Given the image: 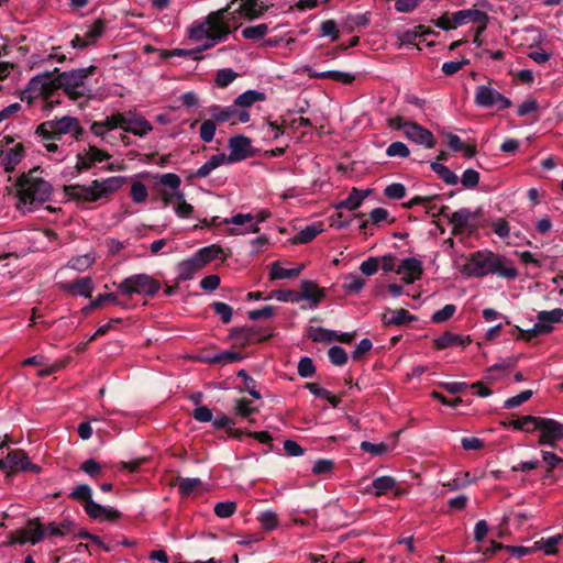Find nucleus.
Masks as SVG:
<instances>
[{
	"label": "nucleus",
	"instance_id": "obj_1",
	"mask_svg": "<svg viewBox=\"0 0 563 563\" xmlns=\"http://www.w3.org/2000/svg\"><path fill=\"white\" fill-rule=\"evenodd\" d=\"M462 273L471 277L494 274L507 279H515L518 276V271L510 260L490 251L472 253L463 265Z\"/></svg>",
	"mask_w": 563,
	"mask_h": 563
},
{
	"label": "nucleus",
	"instance_id": "obj_2",
	"mask_svg": "<svg viewBox=\"0 0 563 563\" xmlns=\"http://www.w3.org/2000/svg\"><path fill=\"white\" fill-rule=\"evenodd\" d=\"M38 168H33L23 173L15 181L18 196L16 208L22 211H31L33 206L41 205L49 200L52 186L48 181L38 177Z\"/></svg>",
	"mask_w": 563,
	"mask_h": 563
},
{
	"label": "nucleus",
	"instance_id": "obj_3",
	"mask_svg": "<svg viewBox=\"0 0 563 563\" xmlns=\"http://www.w3.org/2000/svg\"><path fill=\"white\" fill-rule=\"evenodd\" d=\"M35 133L41 137L48 152H56L58 150L57 142L64 135H70L75 141H81L85 130L77 118L64 115L42 122Z\"/></svg>",
	"mask_w": 563,
	"mask_h": 563
},
{
	"label": "nucleus",
	"instance_id": "obj_4",
	"mask_svg": "<svg viewBox=\"0 0 563 563\" xmlns=\"http://www.w3.org/2000/svg\"><path fill=\"white\" fill-rule=\"evenodd\" d=\"M125 183L124 177L113 176L102 180H92L89 186L69 185L64 187L65 195L75 201L96 202L118 191Z\"/></svg>",
	"mask_w": 563,
	"mask_h": 563
},
{
	"label": "nucleus",
	"instance_id": "obj_5",
	"mask_svg": "<svg viewBox=\"0 0 563 563\" xmlns=\"http://www.w3.org/2000/svg\"><path fill=\"white\" fill-rule=\"evenodd\" d=\"M96 69L97 67L91 65L86 68L58 73L60 79L59 85H62V89L71 100L90 97L91 89L86 80L89 76L95 74Z\"/></svg>",
	"mask_w": 563,
	"mask_h": 563
},
{
	"label": "nucleus",
	"instance_id": "obj_6",
	"mask_svg": "<svg viewBox=\"0 0 563 563\" xmlns=\"http://www.w3.org/2000/svg\"><path fill=\"white\" fill-rule=\"evenodd\" d=\"M113 285L120 294L125 296H154L161 289L159 282L147 274H135Z\"/></svg>",
	"mask_w": 563,
	"mask_h": 563
},
{
	"label": "nucleus",
	"instance_id": "obj_7",
	"mask_svg": "<svg viewBox=\"0 0 563 563\" xmlns=\"http://www.w3.org/2000/svg\"><path fill=\"white\" fill-rule=\"evenodd\" d=\"M231 4L222 8L218 11L211 12L206 18V24L208 29L209 40L213 41V43H219L220 41L227 38V36L231 33L230 25V10ZM233 15V13H231ZM234 19V16H232Z\"/></svg>",
	"mask_w": 563,
	"mask_h": 563
},
{
	"label": "nucleus",
	"instance_id": "obj_8",
	"mask_svg": "<svg viewBox=\"0 0 563 563\" xmlns=\"http://www.w3.org/2000/svg\"><path fill=\"white\" fill-rule=\"evenodd\" d=\"M0 470L8 473L33 472L38 474L41 467L30 462L27 454L23 450L10 451L4 459L0 460Z\"/></svg>",
	"mask_w": 563,
	"mask_h": 563
},
{
	"label": "nucleus",
	"instance_id": "obj_9",
	"mask_svg": "<svg viewBox=\"0 0 563 563\" xmlns=\"http://www.w3.org/2000/svg\"><path fill=\"white\" fill-rule=\"evenodd\" d=\"M475 103L483 108L496 107L498 110L508 109L511 107L509 98L503 96L499 91L490 86H478L475 92Z\"/></svg>",
	"mask_w": 563,
	"mask_h": 563
},
{
	"label": "nucleus",
	"instance_id": "obj_10",
	"mask_svg": "<svg viewBox=\"0 0 563 563\" xmlns=\"http://www.w3.org/2000/svg\"><path fill=\"white\" fill-rule=\"evenodd\" d=\"M272 336V333L261 334L255 327H235L230 330L229 339L234 347H246L252 344L264 342Z\"/></svg>",
	"mask_w": 563,
	"mask_h": 563
},
{
	"label": "nucleus",
	"instance_id": "obj_11",
	"mask_svg": "<svg viewBox=\"0 0 563 563\" xmlns=\"http://www.w3.org/2000/svg\"><path fill=\"white\" fill-rule=\"evenodd\" d=\"M45 537V527L41 523L40 519L29 520L25 528L15 530L10 536V543L24 544L26 542L36 544Z\"/></svg>",
	"mask_w": 563,
	"mask_h": 563
},
{
	"label": "nucleus",
	"instance_id": "obj_12",
	"mask_svg": "<svg viewBox=\"0 0 563 563\" xmlns=\"http://www.w3.org/2000/svg\"><path fill=\"white\" fill-rule=\"evenodd\" d=\"M538 431L540 432L538 440L540 445L555 448L556 443L563 440V423L558 420L542 417Z\"/></svg>",
	"mask_w": 563,
	"mask_h": 563
},
{
	"label": "nucleus",
	"instance_id": "obj_13",
	"mask_svg": "<svg viewBox=\"0 0 563 563\" xmlns=\"http://www.w3.org/2000/svg\"><path fill=\"white\" fill-rule=\"evenodd\" d=\"M110 157L111 155L107 151L100 150L95 145H89L84 153L77 154L75 168L78 173H81L90 169L96 163H101Z\"/></svg>",
	"mask_w": 563,
	"mask_h": 563
},
{
	"label": "nucleus",
	"instance_id": "obj_14",
	"mask_svg": "<svg viewBox=\"0 0 563 563\" xmlns=\"http://www.w3.org/2000/svg\"><path fill=\"white\" fill-rule=\"evenodd\" d=\"M395 273L401 275L405 284H413L423 275L422 262L416 257H407L397 266Z\"/></svg>",
	"mask_w": 563,
	"mask_h": 563
},
{
	"label": "nucleus",
	"instance_id": "obj_15",
	"mask_svg": "<svg viewBox=\"0 0 563 563\" xmlns=\"http://www.w3.org/2000/svg\"><path fill=\"white\" fill-rule=\"evenodd\" d=\"M24 155L25 148L22 143H15L10 148H3V145H0V165L5 173L13 172L16 165L23 159Z\"/></svg>",
	"mask_w": 563,
	"mask_h": 563
},
{
	"label": "nucleus",
	"instance_id": "obj_16",
	"mask_svg": "<svg viewBox=\"0 0 563 563\" xmlns=\"http://www.w3.org/2000/svg\"><path fill=\"white\" fill-rule=\"evenodd\" d=\"M230 154L228 163L245 159L252 155L251 140L244 135H235L229 140Z\"/></svg>",
	"mask_w": 563,
	"mask_h": 563
},
{
	"label": "nucleus",
	"instance_id": "obj_17",
	"mask_svg": "<svg viewBox=\"0 0 563 563\" xmlns=\"http://www.w3.org/2000/svg\"><path fill=\"white\" fill-rule=\"evenodd\" d=\"M404 134L406 135L407 139L411 140L412 142L422 144L428 148H433L435 146V139L431 131L415 122L405 123Z\"/></svg>",
	"mask_w": 563,
	"mask_h": 563
},
{
	"label": "nucleus",
	"instance_id": "obj_18",
	"mask_svg": "<svg viewBox=\"0 0 563 563\" xmlns=\"http://www.w3.org/2000/svg\"><path fill=\"white\" fill-rule=\"evenodd\" d=\"M452 15L455 27H457L459 25L466 24L470 21L481 24V27L477 31V35L483 30H485L488 21L487 13L477 9L460 10L452 13Z\"/></svg>",
	"mask_w": 563,
	"mask_h": 563
},
{
	"label": "nucleus",
	"instance_id": "obj_19",
	"mask_svg": "<svg viewBox=\"0 0 563 563\" xmlns=\"http://www.w3.org/2000/svg\"><path fill=\"white\" fill-rule=\"evenodd\" d=\"M563 319V309L555 308L551 311H540L537 314V322L534 323V331L550 333L553 330V323L560 322Z\"/></svg>",
	"mask_w": 563,
	"mask_h": 563
},
{
	"label": "nucleus",
	"instance_id": "obj_20",
	"mask_svg": "<svg viewBox=\"0 0 563 563\" xmlns=\"http://www.w3.org/2000/svg\"><path fill=\"white\" fill-rule=\"evenodd\" d=\"M303 70L310 78H328L332 79L333 81L341 82L343 85H351L355 79L354 75L339 70L317 71L310 66H306Z\"/></svg>",
	"mask_w": 563,
	"mask_h": 563
},
{
	"label": "nucleus",
	"instance_id": "obj_21",
	"mask_svg": "<svg viewBox=\"0 0 563 563\" xmlns=\"http://www.w3.org/2000/svg\"><path fill=\"white\" fill-rule=\"evenodd\" d=\"M300 288L299 301L302 299L309 300L312 308H316L324 297V290L313 280H301Z\"/></svg>",
	"mask_w": 563,
	"mask_h": 563
},
{
	"label": "nucleus",
	"instance_id": "obj_22",
	"mask_svg": "<svg viewBox=\"0 0 563 563\" xmlns=\"http://www.w3.org/2000/svg\"><path fill=\"white\" fill-rule=\"evenodd\" d=\"M59 287L71 295H79L87 298L91 297L93 290V284L90 277H81L71 283H63Z\"/></svg>",
	"mask_w": 563,
	"mask_h": 563
},
{
	"label": "nucleus",
	"instance_id": "obj_23",
	"mask_svg": "<svg viewBox=\"0 0 563 563\" xmlns=\"http://www.w3.org/2000/svg\"><path fill=\"white\" fill-rule=\"evenodd\" d=\"M416 319L417 318L415 316L410 314L409 311L406 309H402V308L396 309V310L388 309L382 316V323L385 327H390V325L399 327V325L410 323V322L415 321Z\"/></svg>",
	"mask_w": 563,
	"mask_h": 563
},
{
	"label": "nucleus",
	"instance_id": "obj_24",
	"mask_svg": "<svg viewBox=\"0 0 563 563\" xmlns=\"http://www.w3.org/2000/svg\"><path fill=\"white\" fill-rule=\"evenodd\" d=\"M481 216V210L475 212L471 211L467 208L459 209L454 211L450 217V223L454 227V229L463 230L471 227H475L472 221Z\"/></svg>",
	"mask_w": 563,
	"mask_h": 563
},
{
	"label": "nucleus",
	"instance_id": "obj_25",
	"mask_svg": "<svg viewBox=\"0 0 563 563\" xmlns=\"http://www.w3.org/2000/svg\"><path fill=\"white\" fill-rule=\"evenodd\" d=\"M239 8L233 12L238 13L241 18L253 20L262 15L266 7L260 0H240Z\"/></svg>",
	"mask_w": 563,
	"mask_h": 563
},
{
	"label": "nucleus",
	"instance_id": "obj_26",
	"mask_svg": "<svg viewBox=\"0 0 563 563\" xmlns=\"http://www.w3.org/2000/svg\"><path fill=\"white\" fill-rule=\"evenodd\" d=\"M470 342V336H463L461 334L446 331L434 340V346L438 350H444L451 346L466 345Z\"/></svg>",
	"mask_w": 563,
	"mask_h": 563
},
{
	"label": "nucleus",
	"instance_id": "obj_27",
	"mask_svg": "<svg viewBox=\"0 0 563 563\" xmlns=\"http://www.w3.org/2000/svg\"><path fill=\"white\" fill-rule=\"evenodd\" d=\"M43 73L34 76L21 92V100L32 102L33 99L43 97L44 78Z\"/></svg>",
	"mask_w": 563,
	"mask_h": 563
},
{
	"label": "nucleus",
	"instance_id": "obj_28",
	"mask_svg": "<svg viewBox=\"0 0 563 563\" xmlns=\"http://www.w3.org/2000/svg\"><path fill=\"white\" fill-rule=\"evenodd\" d=\"M153 130L152 124L143 115H137L130 112V120L125 128V132L132 133L137 136H144Z\"/></svg>",
	"mask_w": 563,
	"mask_h": 563
},
{
	"label": "nucleus",
	"instance_id": "obj_29",
	"mask_svg": "<svg viewBox=\"0 0 563 563\" xmlns=\"http://www.w3.org/2000/svg\"><path fill=\"white\" fill-rule=\"evenodd\" d=\"M371 192V189L360 190L357 188H352L347 198L336 205V209H347L351 211L356 210Z\"/></svg>",
	"mask_w": 563,
	"mask_h": 563
},
{
	"label": "nucleus",
	"instance_id": "obj_30",
	"mask_svg": "<svg viewBox=\"0 0 563 563\" xmlns=\"http://www.w3.org/2000/svg\"><path fill=\"white\" fill-rule=\"evenodd\" d=\"M202 267L199 262L196 260L195 255L190 258L181 261L177 265V279L178 282L189 280L194 277V275L200 271Z\"/></svg>",
	"mask_w": 563,
	"mask_h": 563
},
{
	"label": "nucleus",
	"instance_id": "obj_31",
	"mask_svg": "<svg viewBox=\"0 0 563 563\" xmlns=\"http://www.w3.org/2000/svg\"><path fill=\"white\" fill-rule=\"evenodd\" d=\"M196 260L199 262L201 267H205L210 262L221 257L223 250L218 244H212L198 250L195 254Z\"/></svg>",
	"mask_w": 563,
	"mask_h": 563
},
{
	"label": "nucleus",
	"instance_id": "obj_32",
	"mask_svg": "<svg viewBox=\"0 0 563 563\" xmlns=\"http://www.w3.org/2000/svg\"><path fill=\"white\" fill-rule=\"evenodd\" d=\"M303 268V265H300L296 268H284L279 265L278 262H274L271 265L269 278L274 279H288L298 276Z\"/></svg>",
	"mask_w": 563,
	"mask_h": 563
},
{
	"label": "nucleus",
	"instance_id": "obj_33",
	"mask_svg": "<svg viewBox=\"0 0 563 563\" xmlns=\"http://www.w3.org/2000/svg\"><path fill=\"white\" fill-rule=\"evenodd\" d=\"M55 73H58V69L55 68L53 73L45 71L43 73L44 78V92L43 98L48 99L53 97V95L58 90L62 89V85H59L60 79L59 75H55Z\"/></svg>",
	"mask_w": 563,
	"mask_h": 563
},
{
	"label": "nucleus",
	"instance_id": "obj_34",
	"mask_svg": "<svg viewBox=\"0 0 563 563\" xmlns=\"http://www.w3.org/2000/svg\"><path fill=\"white\" fill-rule=\"evenodd\" d=\"M210 113L212 117V120L214 122H227L231 121L232 124H235V106L234 103L227 108H220L218 106L210 108Z\"/></svg>",
	"mask_w": 563,
	"mask_h": 563
},
{
	"label": "nucleus",
	"instance_id": "obj_35",
	"mask_svg": "<svg viewBox=\"0 0 563 563\" xmlns=\"http://www.w3.org/2000/svg\"><path fill=\"white\" fill-rule=\"evenodd\" d=\"M266 98L264 92H260L256 90H247L241 93L235 100V107L249 108L253 106L255 102L264 101Z\"/></svg>",
	"mask_w": 563,
	"mask_h": 563
},
{
	"label": "nucleus",
	"instance_id": "obj_36",
	"mask_svg": "<svg viewBox=\"0 0 563 563\" xmlns=\"http://www.w3.org/2000/svg\"><path fill=\"white\" fill-rule=\"evenodd\" d=\"M431 169L446 184L454 186L459 183V177L445 165L433 162Z\"/></svg>",
	"mask_w": 563,
	"mask_h": 563
},
{
	"label": "nucleus",
	"instance_id": "obj_37",
	"mask_svg": "<svg viewBox=\"0 0 563 563\" xmlns=\"http://www.w3.org/2000/svg\"><path fill=\"white\" fill-rule=\"evenodd\" d=\"M372 487L375 496H382L396 487V481L391 476H380L373 481Z\"/></svg>",
	"mask_w": 563,
	"mask_h": 563
},
{
	"label": "nucleus",
	"instance_id": "obj_38",
	"mask_svg": "<svg viewBox=\"0 0 563 563\" xmlns=\"http://www.w3.org/2000/svg\"><path fill=\"white\" fill-rule=\"evenodd\" d=\"M252 402L245 398L238 399L234 406V413L239 417L249 419L250 422H254V419L250 418L253 413H256L258 409L251 405Z\"/></svg>",
	"mask_w": 563,
	"mask_h": 563
},
{
	"label": "nucleus",
	"instance_id": "obj_39",
	"mask_svg": "<svg viewBox=\"0 0 563 563\" xmlns=\"http://www.w3.org/2000/svg\"><path fill=\"white\" fill-rule=\"evenodd\" d=\"M73 522L68 519L63 520L59 523L51 522L45 528V536L51 537H64L71 531Z\"/></svg>",
	"mask_w": 563,
	"mask_h": 563
},
{
	"label": "nucleus",
	"instance_id": "obj_40",
	"mask_svg": "<svg viewBox=\"0 0 563 563\" xmlns=\"http://www.w3.org/2000/svg\"><path fill=\"white\" fill-rule=\"evenodd\" d=\"M69 498L82 503L84 505L89 504V501H93L91 488L87 484L76 486L69 494Z\"/></svg>",
	"mask_w": 563,
	"mask_h": 563
},
{
	"label": "nucleus",
	"instance_id": "obj_41",
	"mask_svg": "<svg viewBox=\"0 0 563 563\" xmlns=\"http://www.w3.org/2000/svg\"><path fill=\"white\" fill-rule=\"evenodd\" d=\"M178 492L181 497H188L195 489L202 485L199 478H178Z\"/></svg>",
	"mask_w": 563,
	"mask_h": 563
},
{
	"label": "nucleus",
	"instance_id": "obj_42",
	"mask_svg": "<svg viewBox=\"0 0 563 563\" xmlns=\"http://www.w3.org/2000/svg\"><path fill=\"white\" fill-rule=\"evenodd\" d=\"M268 33V25L261 23L254 26H247L242 30V36L246 40H261Z\"/></svg>",
	"mask_w": 563,
	"mask_h": 563
},
{
	"label": "nucleus",
	"instance_id": "obj_43",
	"mask_svg": "<svg viewBox=\"0 0 563 563\" xmlns=\"http://www.w3.org/2000/svg\"><path fill=\"white\" fill-rule=\"evenodd\" d=\"M93 262L95 257L91 254L79 255L69 260L68 267L78 272H84L88 269Z\"/></svg>",
	"mask_w": 563,
	"mask_h": 563
},
{
	"label": "nucleus",
	"instance_id": "obj_44",
	"mask_svg": "<svg viewBox=\"0 0 563 563\" xmlns=\"http://www.w3.org/2000/svg\"><path fill=\"white\" fill-rule=\"evenodd\" d=\"M320 36H328L332 42H335L340 37V30L338 23L334 20H325L320 24Z\"/></svg>",
	"mask_w": 563,
	"mask_h": 563
},
{
	"label": "nucleus",
	"instance_id": "obj_45",
	"mask_svg": "<svg viewBox=\"0 0 563 563\" xmlns=\"http://www.w3.org/2000/svg\"><path fill=\"white\" fill-rule=\"evenodd\" d=\"M322 230L317 228L316 225H307L301 231H299L295 238V243L306 244L311 242Z\"/></svg>",
	"mask_w": 563,
	"mask_h": 563
},
{
	"label": "nucleus",
	"instance_id": "obj_46",
	"mask_svg": "<svg viewBox=\"0 0 563 563\" xmlns=\"http://www.w3.org/2000/svg\"><path fill=\"white\" fill-rule=\"evenodd\" d=\"M277 299L279 301H291V302H299V292L291 289H277L273 290L269 296L265 297L264 299Z\"/></svg>",
	"mask_w": 563,
	"mask_h": 563
},
{
	"label": "nucleus",
	"instance_id": "obj_47",
	"mask_svg": "<svg viewBox=\"0 0 563 563\" xmlns=\"http://www.w3.org/2000/svg\"><path fill=\"white\" fill-rule=\"evenodd\" d=\"M238 74L231 68H221L216 74V85L224 88L235 80Z\"/></svg>",
	"mask_w": 563,
	"mask_h": 563
},
{
	"label": "nucleus",
	"instance_id": "obj_48",
	"mask_svg": "<svg viewBox=\"0 0 563 563\" xmlns=\"http://www.w3.org/2000/svg\"><path fill=\"white\" fill-rule=\"evenodd\" d=\"M258 521L266 531H272L278 527V516L271 510L262 512L258 517Z\"/></svg>",
	"mask_w": 563,
	"mask_h": 563
},
{
	"label": "nucleus",
	"instance_id": "obj_49",
	"mask_svg": "<svg viewBox=\"0 0 563 563\" xmlns=\"http://www.w3.org/2000/svg\"><path fill=\"white\" fill-rule=\"evenodd\" d=\"M236 503L234 501H221L216 504L213 511L219 518H229L236 511Z\"/></svg>",
	"mask_w": 563,
	"mask_h": 563
},
{
	"label": "nucleus",
	"instance_id": "obj_50",
	"mask_svg": "<svg viewBox=\"0 0 563 563\" xmlns=\"http://www.w3.org/2000/svg\"><path fill=\"white\" fill-rule=\"evenodd\" d=\"M211 306L223 323H229L231 321L233 314L231 306L221 301H214Z\"/></svg>",
	"mask_w": 563,
	"mask_h": 563
},
{
	"label": "nucleus",
	"instance_id": "obj_51",
	"mask_svg": "<svg viewBox=\"0 0 563 563\" xmlns=\"http://www.w3.org/2000/svg\"><path fill=\"white\" fill-rule=\"evenodd\" d=\"M365 285V279L361 278L357 275L350 274L345 277V283L343 288L347 292H360Z\"/></svg>",
	"mask_w": 563,
	"mask_h": 563
},
{
	"label": "nucleus",
	"instance_id": "obj_52",
	"mask_svg": "<svg viewBox=\"0 0 563 563\" xmlns=\"http://www.w3.org/2000/svg\"><path fill=\"white\" fill-rule=\"evenodd\" d=\"M328 354L331 363L336 366H342L347 362V354L341 346L334 345L330 347Z\"/></svg>",
	"mask_w": 563,
	"mask_h": 563
},
{
	"label": "nucleus",
	"instance_id": "obj_53",
	"mask_svg": "<svg viewBox=\"0 0 563 563\" xmlns=\"http://www.w3.org/2000/svg\"><path fill=\"white\" fill-rule=\"evenodd\" d=\"M147 196H148L147 188L143 183L135 181L132 184L131 198H132L133 202L142 203V202L146 201Z\"/></svg>",
	"mask_w": 563,
	"mask_h": 563
},
{
	"label": "nucleus",
	"instance_id": "obj_54",
	"mask_svg": "<svg viewBox=\"0 0 563 563\" xmlns=\"http://www.w3.org/2000/svg\"><path fill=\"white\" fill-rule=\"evenodd\" d=\"M562 539V536H555L547 539L545 541L536 542V550H544L545 554L551 555L556 553V544Z\"/></svg>",
	"mask_w": 563,
	"mask_h": 563
},
{
	"label": "nucleus",
	"instance_id": "obj_55",
	"mask_svg": "<svg viewBox=\"0 0 563 563\" xmlns=\"http://www.w3.org/2000/svg\"><path fill=\"white\" fill-rule=\"evenodd\" d=\"M216 129V122L212 119L203 121L199 131L200 139L206 143L211 142L214 137Z\"/></svg>",
	"mask_w": 563,
	"mask_h": 563
},
{
	"label": "nucleus",
	"instance_id": "obj_56",
	"mask_svg": "<svg viewBox=\"0 0 563 563\" xmlns=\"http://www.w3.org/2000/svg\"><path fill=\"white\" fill-rule=\"evenodd\" d=\"M532 395H533L532 390H530V389L523 390L520 394L506 399L504 407L507 409L516 408V407L520 406L521 404L528 401L532 397Z\"/></svg>",
	"mask_w": 563,
	"mask_h": 563
},
{
	"label": "nucleus",
	"instance_id": "obj_57",
	"mask_svg": "<svg viewBox=\"0 0 563 563\" xmlns=\"http://www.w3.org/2000/svg\"><path fill=\"white\" fill-rule=\"evenodd\" d=\"M384 195L388 199H402L406 196V187L400 183L390 184L384 189Z\"/></svg>",
	"mask_w": 563,
	"mask_h": 563
},
{
	"label": "nucleus",
	"instance_id": "obj_58",
	"mask_svg": "<svg viewBox=\"0 0 563 563\" xmlns=\"http://www.w3.org/2000/svg\"><path fill=\"white\" fill-rule=\"evenodd\" d=\"M456 311V307L452 303L445 305L442 309L435 311L431 319L435 323H442L449 320Z\"/></svg>",
	"mask_w": 563,
	"mask_h": 563
},
{
	"label": "nucleus",
	"instance_id": "obj_59",
	"mask_svg": "<svg viewBox=\"0 0 563 563\" xmlns=\"http://www.w3.org/2000/svg\"><path fill=\"white\" fill-rule=\"evenodd\" d=\"M461 183L464 188H475L479 183V173L475 169H466L461 178Z\"/></svg>",
	"mask_w": 563,
	"mask_h": 563
},
{
	"label": "nucleus",
	"instance_id": "obj_60",
	"mask_svg": "<svg viewBox=\"0 0 563 563\" xmlns=\"http://www.w3.org/2000/svg\"><path fill=\"white\" fill-rule=\"evenodd\" d=\"M298 374L299 376L307 378L312 376L316 373V366L310 357H301L298 363Z\"/></svg>",
	"mask_w": 563,
	"mask_h": 563
},
{
	"label": "nucleus",
	"instance_id": "obj_61",
	"mask_svg": "<svg viewBox=\"0 0 563 563\" xmlns=\"http://www.w3.org/2000/svg\"><path fill=\"white\" fill-rule=\"evenodd\" d=\"M361 449L364 452L371 453L372 455H383V454H385L387 452L388 446L384 442L372 443V442H368V441H363L361 443Z\"/></svg>",
	"mask_w": 563,
	"mask_h": 563
},
{
	"label": "nucleus",
	"instance_id": "obj_62",
	"mask_svg": "<svg viewBox=\"0 0 563 563\" xmlns=\"http://www.w3.org/2000/svg\"><path fill=\"white\" fill-rule=\"evenodd\" d=\"M388 156L408 157L410 151L408 146L402 142H393L386 150Z\"/></svg>",
	"mask_w": 563,
	"mask_h": 563
},
{
	"label": "nucleus",
	"instance_id": "obj_63",
	"mask_svg": "<svg viewBox=\"0 0 563 563\" xmlns=\"http://www.w3.org/2000/svg\"><path fill=\"white\" fill-rule=\"evenodd\" d=\"M542 461L547 464L548 472H552L556 466L563 464V459L550 451L541 452Z\"/></svg>",
	"mask_w": 563,
	"mask_h": 563
},
{
	"label": "nucleus",
	"instance_id": "obj_64",
	"mask_svg": "<svg viewBox=\"0 0 563 563\" xmlns=\"http://www.w3.org/2000/svg\"><path fill=\"white\" fill-rule=\"evenodd\" d=\"M104 32V22L101 19L96 20L90 26L89 31L85 34V36L91 42L95 41L102 35Z\"/></svg>",
	"mask_w": 563,
	"mask_h": 563
}]
</instances>
